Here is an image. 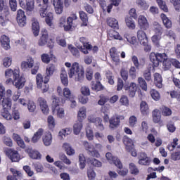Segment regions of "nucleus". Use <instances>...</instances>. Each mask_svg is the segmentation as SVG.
I'll return each instance as SVG.
<instances>
[{
    "label": "nucleus",
    "mask_w": 180,
    "mask_h": 180,
    "mask_svg": "<svg viewBox=\"0 0 180 180\" xmlns=\"http://www.w3.org/2000/svg\"><path fill=\"white\" fill-rule=\"evenodd\" d=\"M4 75L6 78V84L11 85L13 84L17 89H22L26 84V78L24 75H20V70L19 68L15 69L8 68L5 70Z\"/></svg>",
    "instance_id": "1"
},
{
    "label": "nucleus",
    "mask_w": 180,
    "mask_h": 180,
    "mask_svg": "<svg viewBox=\"0 0 180 180\" xmlns=\"http://www.w3.org/2000/svg\"><path fill=\"white\" fill-rule=\"evenodd\" d=\"M12 90L8 89L6 93L5 92V87L0 84V105H1L3 109H11L12 108Z\"/></svg>",
    "instance_id": "2"
},
{
    "label": "nucleus",
    "mask_w": 180,
    "mask_h": 180,
    "mask_svg": "<svg viewBox=\"0 0 180 180\" xmlns=\"http://www.w3.org/2000/svg\"><path fill=\"white\" fill-rule=\"evenodd\" d=\"M75 75H77L76 80L79 82H82L85 79V70L82 66H80L79 63L77 62H74L72 63L68 72L69 78H72V77H75Z\"/></svg>",
    "instance_id": "3"
},
{
    "label": "nucleus",
    "mask_w": 180,
    "mask_h": 180,
    "mask_svg": "<svg viewBox=\"0 0 180 180\" xmlns=\"http://www.w3.org/2000/svg\"><path fill=\"white\" fill-rule=\"evenodd\" d=\"M51 101V109L53 113H55L56 111L58 117L63 119L65 115L64 108H60V106H63V105L65 103V100L62 99L61 101L58 96H52Z\"/></svg>",
    "instance_id": "4"
},
{
    "label": "nucleus",
    "mask_w": 180,
    "mask_h": 180,
    "mask_svg": "<svg viewBox=\"0 0 180 180\" xmlns=\"http://www.w3.org/2000/svg\"><path fill=\"white\" fill-rule=\"evenodd\" d=\"M131 61L134 66H131L129 69V76L134 79L136 77V70H141L146 65V58H137L136 56H132Z\"/></svg>",
    "instance_id": "5"
},
{
    "label": "nucleus",
    "mask_w": 180,
    "mask_h": 180,
    "mask_svg": "<svg viewBox=\"0 0 180 180\" xmlns=\"http://www.w3.org/2000/svg\"><path fill=\"white\" fill-rule=\"evenodd\" d=\"M85 117H86V108H85V107H82L79 108L77 113V121H76V123L73 126V131L76 136L81 133L82 122Z\"/></svg>",
    "instance_id": "6"
},
{
    "label": "nucleus",
    "mask_w": 180,
    "mask_h": 180,
    "mask_svg": "<svg viewBox=\"0 0 180 180\" xmlns=\"http://www.w3.org/2000/svg\"><path fill=\"white\" fill-rule=\"evenodd\" d=\"M47 44L49 49H53L54 47V41L53 39H49V32L47 30H42L40 34V38L38 40V46L40 47H43Z\"/></svg>",
    "instance_id": "7"
},
{
    "label": "nucleus",
    "mask_w": 180,
    "mask_h": 180,
    "mask_svg": "<svg viewBox=\"0 0 180 180\" xmlns=\"http://www.w3.org/2000/svg\"><path fill=\"white\" fill-rule=\"evenodd\" d=\"M83 146L85 148V150L89 151L92 157H95L96 158H99L101 157V154L98 152L102 150V145L101 143H96L95 146H94V145L90 144L88 141H83Z\"/></svg>",
    "instance_id": "8"
},
{
    "label": "nucleus",
    "mask_w": 180,
    "mask_h": 180,
    "mask_svg": "<svg viewBox=\"0 0 180 180\" xmlns=\"http://www.w3.org/2000/svg\"><path fill=\"white\" fill-rule=\"evenodd\" d=\"M77 19H78V17H77L76 14H72L71 16L68 18L67 20L65 17H61L59 20V27H64L65 32H70L72 29L74 20H77ZM66 22L67 25H65Z\"/></svg>",
    "instance_id": "9"
},
{
    "label": "nucleus",
    "mask_w": 180,
    "mask_h": 180,
    "mask_svg": "<svg viewBox=\"0 0 180 180\" xmlns=\"http://www.w3.org/2000/svg\"><path fill=\"white\" fill-rule=\"evenodd\" d=\"M149 58L153 63V67H158L160 63H162L165 60L168 58V55L165 53H155L151 52L149 56Z\"/></svg>",
    "instance_id": "10"
},
{
    "label": "nucleus",
    "mask_w": 180,
    "mask_h": 180,
    "mask_svg": "<svg viewBox=\"0 0 180 180\" xmlns=\"http://www.w3.org/2000/svg\"><path fill=\"white\" fill-rule=\"evenodd\" d=\"M49 81L47 79H43V75L38 73L36 76L37 88L42 91L43 94H46L49 89Z\"/></svg>",
    "instance_id": "11"
},
{
    "label": "nucleus",
    "mask_w": 180,
    "mask_h": 180,
    "mask_svg": "<svg viewBox=\"0 0 180 180\" xmlns=\"http://www.w3.org/2000/svg\"><path fill=\"white\" fill-rule=\"evenodd\" d=\"M120 120H124V116L123 115H113L109 120V127L111 130H115L120 126Z\"/></svg>",
    "instance_id": "12"
},
{
    "label": "nucleus",
    "mask_w": 180,
    "mask_h": 180,
    "mask_svg": "<svg viewBox=\"0 0 180 180\" xmlns=\"http://www.w3.org/2000/svg\"><path fill=\"white\" fill-rule=\"evenodd\" d=\"M10 109H4V112H1V116H3L4 119H6V120H12V118L14 119V120H19V119H20V114L18 110H13L12 115H11L9 111H8Z\"/></svg>",
    "instance_id": "13"
},
{
    "label": "nucleus",
    "mask_w": 180,
    "mask_h": 180,
    "mask_svg": "<svg viewBox=\"0 0 180 180\" xmlns=\"http://www.w3.org/2000/svg\"><path fill=\"white\" fill-rule=\"evenodd\" d=\"M138 164L145 167H149L151 164V158L145 152L139 153Z\"/></svg>",
    "instance_id": "14"
},
{
    "label": "nucleus",
    "mask_w": 180,
    "mask_h": 180,
    "mask_svg": "<svg viewBox=\"0 0 180 180\" xmlns=\"http://www.w3.org/2000/svg\"><path fill=\"white\" fill-rule=\"evenodd\" d=\"M105 158L109 161L110 164H115V166H117L119 169H122L123 168V165L122 164V162L117 157L113 156V155L110 153L108 152L105 154Z\"/></svg>",
    "instance_id": "15"
},
{
    "label": "nucleus",
    "mask_w": 180,
    "mask_h": 180,
    "mask_svg": "<svg viewBox=\"0 0 180 180\" xmlns=\"http://www.w3.org/2000/svg\"><path fill=\"white\" fill-rule=\"evenodd\" d=\"M6 153L13 162H19L20 160V155H19V153L17 150L7 149Z\"/></svg>",
    "instance_id": "16"
},
{
    "label": "nucleus",
    "mask_w": 180,
    "mask_h": 180,
    "mask_svg": "<svg viewBox=\"0 0 180 180\" xmlns=\"http://www.w3.org/2000/svg\"><path fill=\"white\" fill-rule=\"evenodd\" d=\"M124 89L127 92L130 98H134V96H136V92H137V84L134 82H131L129 86L126 85L124 86Z\"/></svg>",
    "instance_id": "17"
},
{
    "label": "nucleus",
    "mask_w": 180,
    "mask_h": 180,
    "mask_svg": "<svg viewBox=\"0 0 180 180\" xmlns=\"http://www.w3.org/2000/svg\"><path fill=\"white\" fill-rule=\"evenodd\" d=\"M17 22L20 27L26 25V15H25V11L22 9H19L17 12Z\"/></svg>",
    "instance_id": "18"
},
{
    "label": "nucleus",
    "mask_w": 180,
    "mask_h": 180,
    "mask_svg": "<svg viewBox=\"0 0 180 180\" xmlns=\"http://www.w3.org/2000/svg\"><path fill=\"white\" fill-rule=\"evenodd\" d=\"M138 25L139 29L141 30H147L150 27L148 20H147V18L144 15H139L138 18Z\"/></svg>",
    "instance_id": "19"
},
{
    "label": "nucleus",
    "mask_w": 180,
    "mask_h": 180,
    "mask_svg": "<svg viewBox=\"0 0 180 180\" xmlns=\"http://www.w3.org/2000/svg\"><path fill=\"white\" fill-rule=\"evenodd\" d=\"M152 117H153V122L154 123H158L159 126H164V122L161 120V114L160 113V110L155 109L152 112Z\"/></svg>",
    "instance_id": "20"
},
{
    "label": "nucleus",
    "mask_w": 180,
    "mask_h": 180,
    "mask_svg": "<svg viewBox=\"0 0 180 180\" xmlns=\"http://www.w3.org/2000/svg\"><path fill=\"white\" fill-rule=\"evenodd\" d=\"M89 122L90 123H94L95 126L97 127L98 130L102 131L103 130H105V127L103 126V124L102 123L103 120L101 117H90L89 118Z\"/></svg>",
    "instance_id": "21"
},
{
    "label": "nucleus",
    "mask_w": 180,
    "mask_h": 180,
    "mask_svg": "<svg viewBox=\"0 0 180 180\" xmlns=\"http://www.w3.org/2000/svg\"><path fill=\"white\" fill-rule=\"evenodd\" d=\"M11 172L13 175L7 176V180H19L22 179L23 174H22L21 171L16 170L14 168L10 169Z\"/></svg>",
    "instance_id": "22"
},
{
    "label": "nucleus",
    "mask_w": 180,
    "mask_h": 180,
    "mask_svg": "<svg viewBox=\"0 0 180 180\" xmlns=\"http://www.w3.org/2000/svg\"><path fill=\"white\" fill-rule=\"evenodd\" d=\"M25 153L28 154L32 160H41V154L39 150H33L32 148H27L25 149Z\"/></svg>",
    "instance_id": "23"
},
{
    "label": "nucleus",
    "mask_w": 180,
    "mask_h": 180,
    "mask_svg": "<svg viewBox=\"0 0 180 180\" xmlns=\"http://www.w3.org/2000/svg\"><path fill=\"white\" fill-rule=\"evenodd\" d=\"M53 5L55 8V12L57 15H61L64 11V3L63 0H53Z\"/></svg>",
    "instance_id": "24"
},
{
    "label": "nucleus",
    "mask_w": 180,
    "mask_h": 180,
    "mask_svg": "<svg viewBox=\"0 0 180 180\" xmlns=\"http://www.w3.org/2000/svg\"><path fill=\"white\" fill-rule=\"evenodd\" d=\"M138 40L140 41V44H147L148 43V38L147 37V34L143 30H139L137 32Z\"/></svg>",
    "instance_id": "25"
},
{
    "label": "nucleus",
    "mask_w": 180,
    "mask_h": 180,
    "mask_svg": "<svg viewBox=\"0 0 180 180\" xmlns=\"http://www.w3.org/2000/svg\"><path fill=\"white\" fill-rule=\"evenodd\" d=\"M38 103L44 115H49V105H47V101L46 99L43 98L42 97H39L38 98Z\"/></svg>",
    "instance_id": "26"
},
{
    "label": "nucleus",
    "mask_w": 180,
    "mask_h": 180,
    "mask_svg": "<svg viewBox=\"0 0 180 180\" xmlns=\"http://www.w3.org/2000/svg\"><path fill=\"white\" fill-rule=\"evenodd\" d=\"M0 42L4 50H9L11 49V40L8 36L5 34L2 35L0 39Z\"/></svg>",
    "instance_id": "27"
},
{
    "label": "nucleus",
    "mask_w": 180,
    "mask_h": 180,
    "mask_svg": "<svg viewBox=\"0 0 180 180\" xmlns=\"http://www.w3.org/2000/svg\"><path fill=\"white\" fill-rule=\"evenodd\" d=\"M140 110L143 116H148L150 115V108L146 101H141L140 104Z\"/></svg>",
    "instance_id": "28"
},
{
    "label": "nucleus",
    "mask_w": 180,
    "mask_h": 180,
    "mask_svg": "<svg viewBox=\"0 0 180 180\" xmlns=\"http://www.w3.org/2000/svg\"><path fill=\"white\" fill-rule=\"evenodd\" d=\"M42 141L46 147L51 146V143H53V136L51 133L46 132L42 138Z\"/></svg>",
    "instance_id": "29"
},
{
    "label": "nucleus",
    "mask_w": 180,
    "mask_h": 180,
    "mask_svg": "<svg viewBox=\"0 0 180 180\" xmlns=\"http://www.w3.org/2000/svg\"><path fill=\"white\" fill-rule=\"evenodd\" d=\"M110 56L114 63H120V58L116 47H112L110 49Z\"/></svg>",
    "instance_id": "30"
},
{
    "label": "nucleus",
    "mask_w": 180,
    "mask_h": 180,
    "mask_svg": "<svg viewBox=\"0 0 180 180\" xmlns=\"http://www.w3.org/2000/svg\"><path fill=\"white\" fill-rule=\"evenodd\" d=\"M60 81L64 86H68V75L65 68H62L60 71Z\"/></svg>",
    "instance_id": "31"
},
{
    "label": "nucleus",
    "mask_w": 180,
    "mask_h": 180,
    "mask_svg": "<svg viewBox=\"0 0 180 180\" xmlns=\"http://www.w3.org/2000/svg\"><path fill=\"white\" fill-rule=\"evenodd\" d=\"M56 71V66L54 65H49L46 70V76L44 77L46 81H50V77L54 74Z\"/></svg>",
    "instance_id": "32"
},
{
    "label": "nucleus",
    "mask_w": 180,
    "mask_h": 180,
    "mask_svg": "<svg viewBox=\"0 0 180 180\" xmlns=\"http://www.w3.org/2000/svg\"><path fill=\"white\" fill-rule=\"evenodd\" d=\"M91 88L92 91H96V92H99V91H103L105 89V86L102 85L100 81H97L96 82L92 81L91 83Z\"/></svg>",
    "instance_id": "33"
},
{
    "label": "nucleus",
    "mask_w": 180,
    "mask_h": 180,
    "mask_svg": "<svg viewBox=\"0 0 180 180\" xmlns=\"http://www.w3.org/2000/svg\"><path fill=\"white\" fill-rule=\"evenodd\" d=\"M33 65H34V60L31 58L30 61H22L21 63V69L22 70V71H26L27 70H30V68H33Z\"/></svg>",
    "instance_id": "34"
},
{
    "label": "nucleus",
    "mask_w": 180,
    "mask_h": 180,
    "mask_svg": "<svg viewBox=\"0 0 180 180\" xmlns=\"http://www.w3.org/2000/svg\"><path fill=\"white\" fill-rule=\"evenodd\" d=\"M154 83L157 88L161 89L162 88V76L160 75V73H155L154 74Z\"/></svg>",
    "instance_id": "35"
},
{
    "label": "nucleus",
    "mask_w": 180,
    "mask_h": 180,
    "mask_svg": "<svg viewBox=\"0 0 180 180\" xmlns=\"http://www.w3.org/2000/svg\"><path fill=\"white\" fill-rule=\"evenodd\" d=\"M42 3L43 6L41 7V8L39 9V14L41 18H46V15H47V13H47V8H49V0H42Z\"/></svg>",
    "instance_id": "36"
},
{
    "label": "nucleus",
    "mask_w": 180,
    "mask_h": 180,
    "mask_svg": "<svg viewBox=\"0 0 180 180\" xmlns=\"http://www.w3.org/2000/svg\"><path fill=\"white\" fill-rule=\"evenodd\" d=\"M32 30L34 36L37 37V36H39V33H40V25L37 20H34V22H32Z\"/></svg>",
    "instance_id": "37"
},
{
    "label": "nucleus",
    "mask_w": 180,
    "mask_h": 180,
    "mask_svg": "<svg viewBox=\"0 0 180 180\" xmlns=\"http://www.w3.org/2000/svg\"><path fill=\"white\" fill-rule=\"evenodd\" d=\"M160 18L166 29H171L172 27V22L167 17V15L162 13Z\"/></svg>",
    "instance_id": "38"
},
{
    "label": "nucleus",
    "mask_w": 180,
    "mask_h": 180,
    "mask_svg": "<svg viewBox=\"0 0 180 180\" xmlns=\"http://www.w3.org/2000/svg\"><path fill=\"white\" fill-rule=\"evenodd\" d=\"M43 133H44V130L42 128H39L38 131L34 134L32 136L31 141L34 144L37 143L40 139H41V136H43Z\"/></svg>",
    "instance_id": "39"
},
{
    "label": "nucleus",
    "mask_w": 180,
    "mask_h": 180,
    "mask_svg": "<svg viewBox=\"0 0 180 180\" xmlns=\"http://www.w3.org/2000/svg\"><path fill=\"white\" fill-rule=\"evenodd\" d=\"M122 141L124 146H126V150H133V147H134V144H133V140H131V139L125 136H124Z\"/></svg>",
    "instance_id": "40"
},
{
    "label": "nucleus",
    "mask_w": 180,
    "mask_h": 180,
    "mask_svg": "<svg viewBox=\"0 0 180 180\" xmlns=\"http://www.w3.org/2000/svg\"><path fill=\"white\" fill-rule=\"evenodd\" d=\"M107 24L112 29H119V21L113 18H107Z\"/></svg>",
    "instance_id": "41"
},
{
    "label": "nucleus",
    "mask_w": 180,
    "mask_h": 180,
    "mask_svg": "<svg viewBox=\"0 0 180 180\" xmlns=\"http://www.w3.org/2000/svg\"><path fill=\"white\" fill-rule=\"evenodd\" d=\"M108 36H109V37L112 39H114L115 40H123V38L122 36H120V34H119V32L115 30H110Z\"/></svg>",
    "instance_id": "42"
},
{
    "label": "nucleus",
    "mask_w": 180,
    "mask_h": 180,
    "mask_svg": "<svg viewBox=\"0 0 180 180\" xmlns=\"http://www.w3.org/2000/svg\"><path fill=\"white\" fill-rule=\"evenodd\" d=\"M63 95L64 97H63L60 101H63V99L65 100V103L66 101L70 100V98H74V96L71 94V90H70L68 87H65L63 91Z\"/></svg>",
    "instance_id": "43"
},
{
    "label": "nucleus",
    "mask_w": 180,
    "mask_h": 180,
    "mask_svg": "<svg viewBox=\"0 0 180 180\" xmlns=\"http://www.w3.org/2000/svg\"><path fill=\"white\" fill-rule=\"evenodd\" d=\"M153 32H155V34L162 36V33H164V29L162 28V26L160 25V23L155 22L153 23Z\"/></svg>",
    "instance_id": "44"
},
{
    "label": "nucleus",
    "mask_w": 180,
    "mask_h": 180,
    "mask_svg": "<svg viewBox=\"0 0 180 180\" xmlns=\"http://www.w3.org/2000/svg\"><path fill=\"white\" fill-rule=\"evenodd\" d=\"M79 18L82 22V26H88V15L83 11H79Z\"/></svg>",
    "instance_id": "45"
},
{
    "label": "nucleus",
    "mask_w": 180,
    "mask_h": 180,
    "mask_svg": "<svg viewBox=\"0 0 180 180\" xmlns=\"http://www.w3.org/2000/svg\"><path fill=\"white\" fill-rule=\"evenodd\" d=\"M87 163L90 164V165H92L93 167H96L97 168H100V167H102V162L94 158H88Z\"/></svg>",
    "instance_id": "46"
},
{
    "label": "nucleus",
    "mask_w": 180,
    "mask_h": 180,
    "mask_svg": "<svg viewBox=\"0 0 180 180\" xmlns=\"http://www.w3.org/2000/svg\"><path fill=\"white\" fill-rule=\"evenodd\" d=\"M160 110L162 116L168 117V116H171V115H172V110H171V108H169L165 105H162L160 108Z\"/></svg>",
    "instance_id": "47"
},
{
    "label": "nucleus",
    "mask_w": 180,
    "mask_h": 180,
    "mask_svg": "<svg viewBox=\"0 0 180 180\" xmlns=\"http://www.w3.org/2000/svg\"><path fill=\"white\" fill-rule=\"evenodd\" d=\"M54 20V14L51 12H49L46 13V15L45 16V22L48 26H53V20Z\"/></svg>",
    "instance_id": "48"
},
{
    "label": "nucleus",
    "mask_w": 180,
    "mask_h": 180,
    "mask_svg": "<svg viewBox=\"0 0 180 180\" xmlns=\"http://www.w3.org/2000/svg\"><path fill=\"white\" fill-rule=\"evenodd\" d=\"M150 95L153 99V101H160L161 99V94H160V92L158 91L155 90V89H152L150 91Z\"/></svg>",
    "instance_id": "49"
},
{
    "label": "nucleus",
    "mask_w": 180,
    "mask_h": 180,
    "mask_svg": "<svg viewBox=\"0 0 180 180\" xmlns=\"http://www.w3.org/2000/svg\"><path fill=\"white\" fill-rule=\"evenodd\" d=\"M162 63L164 71H168L172 65V60L169 58H167V59L163 60Z\"/></svg>",
    "instance_id": "50"
},
{
    "label": "nucleus",
    "mask_w": 180,
    "mask_h": 180,
    "mask_svg": "<svg viewBox=\"0 0 180 180\" xmlns=\"http://www.w3.org/2000/svg\"><path fill=\"white\" fill-rule=\"evenodd\" d=\"M79 41L83 44V47L87 50H92V45L89 44L86 37H82L79 38Z\"/></svg>",
    "instance_id": "51"
},
{
    "label": "nucleus",
    "mask_w": 180,
    "mask_h": 180,
    "mask_svg": "<svg viewBox=\"0 0 180 180\" xmlns=\"http://www.w3.org/2000/svg\"><path fill=\"white\" fill-rule=\"evenodd\" d=\"M63 148L65 151H66V154H68V155H72L73 154H75V150L71 147L70 143H63Z\"/></svg>",
    "instance_id": "52"
},
{
    "label": "nucleus",
    "mask_w": 180,
    "mask_h": 180,
    "mask_svg": "<svg viewBox=\"0 0 180 180\" xmlns=\"http://www.w3.org/2000/svg\"><path fill=\"white\" fill-rule=\"evenodd\" d=\"M111 1L112 3L107 6L108 13H110V12H112L113 6H119V5H120V2H122V0H111Z\"/></svg>",
    "instance_id": "53"
},
{
    "label": "nucleus",
    "mask_w": 180,
    "mask_h": 180,
    "mask_svg": "<svg viewBox=\"0 0 180 180\" xmlns=\"http://www.w3.org/2000/svg\"><path fill=\"white\" fill-rule=\"evenodd\" d=\"M79 167L81 169H84L86 165V160L85 159V155L84 154L79 155Z\"/></svg>",
    "instance_id": "54"
},
{
    "label": "nucleus",
    "mask_w": 180,
    "mask_h": 180,
    "mask_svg": "<svg viewBox=\"0 0 180 180\" xmlns=\"http://www.w3.org/2000/svg\"><path fill=\"white\" fill-rule=\"evenodd\" d=\"M178 141H179V139H178V138L174 139L173 141L167 145V150H169V151H174V150L176 148V146H178Z\"/></svg>",
    "instance_id": "55"
},
{
    "label": "nucleus",
    "mask_w": 180,
    "mask_h": 180,
    "mask_svg": "<svg viewBox=\"0 0 180 180\" xmlns=\"http://www.w3.org/2000/svg\"><path fill=\"white\" fill-rule=\"evenodd\" d=\"M24 9L28 11L29 12L33 11L34 9V0H26V4Z\"/></svg>",
    "instance_id": "56"
},
{
    "label": "nucleus",
    "mask_w": 180,
    "mask_h": 180,
    "mask_svg": "<svg viewBox=\"0 0 180 180\" xmlns=\"http://www.w3.org/2000/svg\"><path fill=\"white\" fill-rule=\"evenodd\" d=\"M105 77L110 85H113L115 84V76H113V73L110 70L106 72Z\"/></svg>",
    "instance_id": "57"
},
{
    "label": "nucleus",
    "mask_w": 180,
    "mask_h": 180,
    "mask_svg": "<svg viewBox=\"0 0 180 180\" xmlns=\"http://www.w3.org/2000/svg\"><path fill=\"white\" fill-rule=\"evenodd\" d=\"M170 160L172 161H180V149H176L170 155Z\"/></svg>",
    "instance_id": "58"
},
{
    "label": "nucleus",
    "mask_w": 180,
    "mask_h": 180,
    "mask_svg": "<svg viewBox=\"0 0 180 180\" xmlns=\"http://www.w3.org/2000/svg\"><path fill=\"white\" fill-rule=\"evenodd\" d=\"M126 25L129 29H131L134 30V29H136V24L134 23V21L133 20V18L131 17H127L125 19Z\"/></svg>",
    "instance_id": "59"
},
{
    "label": "nucleus",
    "mask_w": 180,
    "mask_h": 180,
    "mask_svg": "<svg viewBox=\"0 0 180 180\" xmlns=\"http://www.w3.org/2000/svg\"><path fill=\"white\" fill-rule=\"evenodd\" d=\"M136 4L138 6H139V8L142 9V11H147V9H148V7L150 6H148V4H147V2H146V1L144 0H137Z\"/></svg>",
    "instance_id": "60"
},
{
    "label": "nucleus",
    "mask_w": 180,
    "mask_h": 180,
    "mask_svg": "<svg viewBox=\"0 0 180 180\" xmlns=\"http://www.w3.org/2000/svg\"><path fill=\"white\" fill-rule=\"evenodd\" d=\"M68 49L72 53L74 57L79 58V50L77 48L74 47L72 45H68Z\"/></svg>",
    "instance_id": "61"
},
{
    "label": "nucleus",
    "mask_w": 180,
    "mask_h": 180,
    "mask_svg": "<svg viewBox=\"0 0 180 180\" xmlns=\"http://www.w3.org/2000/svg\"><path fill=\"white\" fill-rule=\"evenodd\" d=\"M125 38L130 44H132L133 46H136V44H137V38L136 37L131 34H127Z\"/></svg>",
    "instance_id": "62"
},
{
    "label": "nucleus",
    "mask_w": 180,
    "mask_h": 180,
    "mask_svg": "<svg viewBox=\"0 0 180 180\" xmlns=\"http://www.w3.org/2000/svg\"><path fill=\"white\" fill-rule=\"evenodd\" d=\"M129 170L132 175H139L140 170L134 163L129 164Z\"/></svg>",
    "instance_id": "63"
},
{
    "label": "nucleus",
    "mask_w": 180,
    "mask_h": 180,
    "mask_svg": "<svg viewBox=\"0 0 180 180\" xmlns=\"http://www.w3.org/2000/svg\"><path fill=\"white\" fill-rule=\"evenodd\" d=\"M138 82L139 86L141 88L143 91H147V82H146V79H144V78L139 77Z\"/></svg>",
    "instance_id": "64"
}]
</instances>
